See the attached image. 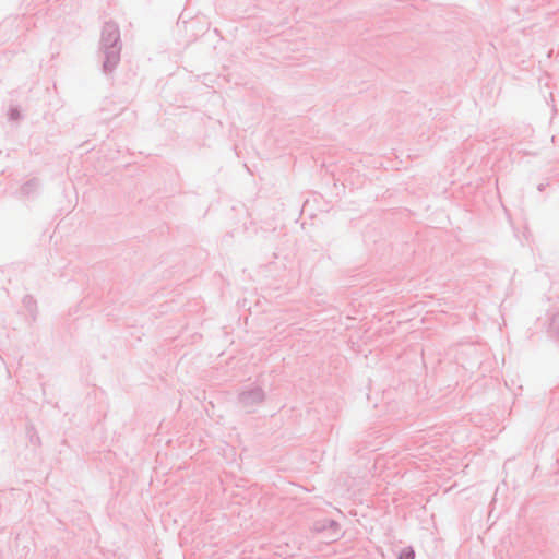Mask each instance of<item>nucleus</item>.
Listing matches in <instances>:
<instances>
[{
  "label": "nucleus",
  "mask_w": 559,
  "mask_h": 559,
  "mask_svg": "<svg viewBox=\"0 0 559 559\" xmlns=\"http://www.w3.org/2000/svg\"><path fill=\"white\" fill-rule=\"evenodd\" d=\"M399 559H414V551L409 548H406L401 551Z\"/></svg>",
  "instance_id": "f257e3e1"
}]
</instances>
